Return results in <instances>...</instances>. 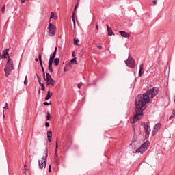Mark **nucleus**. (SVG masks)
Returning <instances> with one entry per match:
<instances>
[{
  "label": "nucleus",
  "mask_w": 175,
  "mask_h": 175,
  "mask_svg": "<svg viewBox=\"0 0 175 175\" xmlns=\"http://www.w3.org/2000/svg\"><path fill=\"white\" fill-rule=\"evenodd\" d=\"M76 14V10H74V12L72 15V18H75V15Z\"/></svg>",
  "instance_id": "34"
},
{
  "label": "nucleus",
  "mask_w": 175,
  "mask_h": 175,
  "mask_svg": "<svg viewBox=\"0 0 175 175\" xmlns=\"http://www.w3.org/2000/svg\"><path fill=\"white\" fill-rule=\"evenodd\" d=\"M38 82H39V84H40H40H42L41 81H38Z\"/></svg>",
  "instance_id": "48"
},
{
  "label": "nucleus",
  "mask_w": 175,
  "mask_h": 175,
  "mask_svg": "<svg viewBox=\"0 0 175 175\" xmlns=\"http://www.w3.org/2000/svg\"><path fill=\"white\" fill-rule=\"evenodd\" d=\"M43 77H44V80H46V74L44 72L43 73Z\"/></svg>",
  "instance_id": "42"
},
{
  "label": "nucleus",
  "mask_w": 175,
  "mask_h": 175,
  "mask_svg": "<svg viewBox=\"0 0 175 175\" xmlns=\"http://www.w3.org/2000/svg\"><path fill=\"white\" fill-rule=\"evenodd\" d=\"M144 128L146 134L150 135V131H151V129L150 128V126H148V123H144Z\"/></svg>",
  "instance_id": "10"
},
{
  "label": "nucleus",
  "mask_w": 175,
  "mask_h": 175,
  "mask_svg": "<svg viewBox=\"0 0 175 175\" xmlns=\"http://www.w3.org/2000/svg\"><path fill=\"white\" fill-rule=\"evenodd\" d=\"M51 96H53V93H51L50 91H48L47 95L45 97V100H49V99H50V98H51Z\"/></svg>",
  "instance_id": "19"
},
{
  "label": "nucleus",
  "mask_w": 175,
  "mask_h": 175,
  "mask_svg": "<svg viewBox=\"0 0 175 175\" xmlns=\"http://www.w3.org/2000/svg\"><path fill=\"white\" fill-rule=\"evenodd\" d=\"M79 7V2L77 3L75 7V9L74 10H76V9H77V8Z\"/></svg>",
  "instance_id": "37"
},
{
  "label": "nucleus",
  "mask_w": 175,
  "mask_h": 175,
  "mask_svg": "<svg viewBox=\"0 0 175 175\" xmlns=\"http://www.w3.org/2000/svg\"><path fill=\"white\" fill-rule=\"evenodd\" d=\"M64 72H66V69L65 68H64Z\"/></svg>",
  "instance_id": "50"
},
{
  "label": "nucleus",
  "mask_w": 175,
  "mask_h": 175,
  "mask_svg": "<svg viewBox=\"0 0 175 175\" xmlns=\"http://www.w3.org/2000/svg\"><path fill=\"white\" fill-rule=\"evenodd\" d=\"M161 126H162V124H161V123H158L154 126V129L152 131V136H155V135L158 133V132H159V129H161Z\"/></svg>",
  "instance_id": "8"
},
{
  "label": "nucleus",
  "mask_w": 175,
  "mask_h": 175,
  "mask_svg": "<svg viewBox=\"0 0 175 175\" xmlns=\"http://www.w3.org/2000/svg\"><path fill=\"white\" fill-rule=\"evenodd\" d=\"M55 55H57V47L55 48V51L53 55L51 56L50 59L54 60V59L55 58Z\"/></svg>",
  "instance_id": "20"
},
{
  "label": "nucleus",
  "mask_w": 175,
  "mask_h": 175,
  "mask_svg": "<svg viewBox=\"0 0 175 175\" xmlns=\"http://www.w3.org/2000/svg\"><path fill=\"white\" fill-rule=\"evenodd\" d=\"M150 146V142L148 141L144 142L142 144V145L135 151V152L140 154H143V152H145V151H147V148Z\"/></svg>",
  "instance_id": "5"
},
{
  "label": "nucleus",
  "mask_w": 175,
  "mask_h": 175,
  "mask_svg": "<svg viewBox=\"0 0 175 175\" xmlns=\"http://www.w3.org/2000/svg\"><path fill=\"white\" fill-rule=\"evenodd\" d=\"M51 118V115H50V112L46 113V120L50 121V119Z\"/></svg>",
  "instance_id": "23"
},
{
  "label": "nucleus",
  "mask_w": 175,
  "mask_h": 175,
  "mask_svg": "<svg viewBox=\"0 0 175 175\" xmlns=\"http://www.w3.org/2000/svg\"><path fill=\"white\" fill-rule=\"evenodd\" d=\"M8 51H9V49L3 51L1 58H6V57H9V53H8Z\"/></svg>",
  "instance_id": "17"
},
{
  "label": "nucleus",
  "mask_w": 175,
  "mask_h": 175,
  "mask_svg": "<svg viewBox=\"0 0 175 175\" xmlns=\"http://www.w3.org/2000/svg\"><path fill=\"white\" fill-rule=\"evenodd\" d=\"M1 58H2V55H1V53H0V59H1Z\"/></svg>",
  "instance_id": "49"
},
{
  "label": "nucleus",
  "mask_w": 175,
  "mask_h": 175,
  "mask_svg": "<svg viewBox=\"0 0 175 175\" xmlns=\"http://www.w3.org/2000/svg\"><path fill=\"white\" fill-rule=\"evenodd\" d=\"M119 33H120L121 36L123 38H129V33L126 31H119Z\"/></svg>",
  "instance_id": "13"
},
{
  "label": "nucleus",
  "mask_w": 175,
  "mask_h": 175,
  "mask_svg": "<svg viewBox=\"0 0 175 175\" xmlns=\"http://www.w3.org/2000/svg\"><path fill=\"white\" fill-rule=\"evenodd\" d=\"M72 57H76V53H75V51L72 52Z\"/></svg>",
  "instance_id": "41"
},
{
  "label": "nucleus",
  "mask_w": 175,
  "mask_h": 175,
  "mask_svg": "<svg viewBox=\"0 0 175 175\" xmlns=\"http://www.w3.org/2000/svg\"><path fill=\"white\" fill-rule=\"evenodd\" d=\"M3 109H5V110H8V109H9V107H8V103H5V106L3 107Z\"/></svg>",
  "instance_id": "36"
},
{
  "label": "nucleus",
  "mask_w": 175,
  "mask_h": 175,
  "mask_svg": "<svg viewBox=\"0 0 175 175\" xmlns=\"http://www.w3.org/2000/svg\"><path fill=\"white\" fill-rule=\"evenodd\" d=\"M77 58L76 57H74L73 59H72L70 61V64H76L77 62Z\"/></svg>",
  "instance_id": "24"
},
{
  "label": "nucleus",
  "mask_w": 175,
  "mask_h": 175,
  "mask_svg": "<svg viewBox=\"0 0 175 175\" xmlns=\"http://www.w3.org/2000/svg\"><path fill=\"white\" fill-rule=\"evenodd\" d=\"M72 20L73 21L74 28H76V21L75 20V18H72Z\"/></svg>",
  "instance_id": "29"
},
{
  "label": "nucleus",
  "mask_w": 175,
  "mask_h": 175,
  "mask_svg": "<svg viewBox=\"0 0 175 175\" xmlns=\"http://www.w3.org/2000/svg\"><path fill=\"white\" fill-rule=\"evenodd\" d=\"M38 59H39V62H40V65L41 66V68H42V71L43 72H44V68L43 67V63L42 62V54H39V56H38Z\"/></svg>",
  "instance_id": "12"
},
{
  "label": "nucleus",
  "mask_w": 175,
  "mask_h": 175,
  "mask_svg": "<svg viewBox=\"0 0 175 175\" xmlns=\"http://www.w3.org/2000/svg\"><path fill=\"white\" fill-rule=\"evenodd\" d=\"M13 69H14V67L13 66V60L8 59L6 67L4 69V72L6 77H8L9 75H10V72H12Z\"/></svg>",
  "instance_id": "2"
},
{
  "label": "nucleus",
  "mask_w": 175,
  "mask_h": 175,
  "mask_svg": "<svg viewBox=\"0 0 175 175\" xmlns=\"http://www.w3.org/2000/svg\"><path fill=\"white\" fill-rule=\"evenodd\" d=\"M38 94H40V90H38Z\"/></svg>",
  "instance_id": "51"
},
{
  "label": "nucleus",
  "mask_w": 175,
  "mask_h": 175,
  "mask_svg": "<svg viewBox=\"0 0 175 175\" xmlns=\"http://www.w3.org/2000/svg\"><path fill=\"white\" fill-rule=\"evenodd\" d=\"M107 31H108V35L109 36H111V35H114V33L113 32V30L111 28L109 27V25H107Z\"/></svg>",
  "instance_id": "18"
},
{
  "label": "nucleus",
  "mask_w": 175,
  "mask_h": 175,
  "mask_svg": "<svg viewBox=\"0 0 175 175\" xmlns=\"http://www.w3.org/2000/svg\"><path fill=\"white\" fill-rule=\"evenodd\" d=\"M24 167H25V170H27V165H26L24 166Z\"/></svg>",
  "instance_id": "46"
},
{
  "label": "nucleus",
  "mask_w": 175,
  "mask_h": 175,
  "mask_svg": "<svg viewBox=\"0 0 175 175\" xmlns=\"http://www.w3.org/2000/svg\"><path fill=\"white\" fill-rule=\"evenodd\" d=\"M125 64L129 68H135V59H133L131 55H129L128 59L125 61Z\"/></svg>",
  "instance_id": "7"
},
{
  "label": "nucleus",
  "mask_w": 175,
  "mask_h": 175,
  "mask_svg": "<svg viewBox=\"0 0 175 175\" xmlns=\"http://www.w3.org/2000/svg\"><path fill=\"white\" fill-rule=\"evenodd\" d=\"M3 118H5V114H3Z\"/></svg>",
  "instance_id": "53"
},
{
  "label": "nucleus",
  "mask_w": 175,
  "mask_h": 175,
  "mask_svg": "<svg viewBox=\"0 0 175 175\" xmlns=\"http://www.w3.org/2000/svg\"><path fill=\"white\" fill-rule=\"evenodd\" d=\"M97 48L101 49H102V46H97Z\"/></svg>",
  "instance_id": "45"
},
{
  "label": "nucleus",
  "mask_w": 175,
  "mask_h": 175,
  "mask_svg": "<svg viewBox=\"0 0 175 175\" xmlns=\"http://www.w3.org/2000/svg\"><path fill=\"white\" fill-rule=\"evenodd\" d=\"M175 117V109L172 111V114L170 116V120H173Z\"/></svg>",
  "instance_id": "22"
},
{
  "label": "nucleus",
  "mask_w": 175,
  "mask_h": 175,
  "mask_svg": "<svg viewBox=\"0 0 175 175\" xmlns=\"http://www.w3.org/2000/svg\"><path fill=\"white\" fill-rule=\"evenodd\" d=\"M140 116L142 115H138L136 116V113H135V115L134 116V118L131 120V124H135L137 121V120H139V117H140Z\"/></svg>",
  "instance_id": "15"
},
{
  "label": "nucleus",
  "mask_w": 175,
  "mask_h": 175,
  "mask_svg": "<svg viewBox=\"0 0 175 175\" xmlns=\"http://www.w3.org/2000/svg\"><path fill=\"white\" fill-rule=\"evenodd\" d=\"M44 105L45 106H49V105H51V103L44 102Z\"/></svg>",
  "instance_id": "33"
},
{
  "label": "nucleus",
  "mask_w": 175,
  "mask_h": 175,
  "mask_svg": "<svg viewBox=\"0 0 175 175\" xmlns=\"http://www.w3.org/2000/svg\"><path fill=\"white\" fill-rule=\"evenodd\" d=\"M55 161L58 163V139L56 141V146L55 149Z\"/></svg>",
  "instance_id": "9"
},
{
  "label": "nucleus",
  "mask_w": 175,
  "mask_h": 175,
  "mask_svg": "<svg viewBox=\"0 0 175 175\" xmlns=\"http://www.w3.org/2000/svg\"><path fill=\"white\" fill-rule=\"evenodd\" d=\"M35 61L38 62L39 59H38V58H36V59H35Z\"/></svg>",
  "instance_id": "47"
},
{
  "label": "nucleus",
  "mask_w": 175,
  "mask_h": 175,
  "mask_svg": "<svg viewBox=\"0 0 175 175\" xmlns=\"http://www.w3.org/2000/svg\"><path fill=\"white\" fill-rule=\"evenodd\" d=\"M47 157L48 154L46 152L45 155L42 157V158L38 161V167L39 169H46V165L47 163Z\"/></svg>",
  "instance_id": "4"
},
{
  "label": "nucleus",
  "mask_w": 175,
  "mask_h": 175,
  "mask_svg": "<svg viewBox=\"0 0 175 175\" xmlns=\"http://www.w3.org/2000/svg\"><path fill=\"white\" fill-rule=\"evenodd\" d=\"M5 10H6V5H4L1 8V13H3V14H5Z\"/></svg>",
  "instance_id": "25"
},
{
  "label": "nucleus",
  "mask_w": 175,
  "mask_h": 175,
  "mask_svg": "<svg viewBox=\"0 0 175 175\" xmlns=\"http://www.w3.org/2000/svg\"><path fill=\"white\" fill-rule=\"evenodd\" d=\"M143 73H144V71H143V70L139 69V77H142Z\"/></svg>",
  "instance_id": "27"
},
{
  "label": "nucleus",
  "mask_w": 175,
  "mask_h": 175,
  "mask_svg": "<svg viewBox=\"0 0 175 175\" xmlns=\"http://www.w3.org/2000/svg\"><path fill=\"white\" fill-rule=\"evenodd\" d=\"M81 85H83V83H79L78 85H77V88H79V90H80V88H81Z\"/></svg>",
  "instance_id": "31"
},
{
  "label": "nucleus",
  "mask_w": 175,
  "mask_h": 175,
  "mask_svg": "<svg viewBox=\"0 0 175 175\" xmlns=\"http://www.w3.org/2000/svg\"><path fill=\"white\" fill-rule=\"evenodd\" d=\"M45 126H46V128H49V126H50V123H49V122H46V123H45Z\"/></svg>",
  "instance_id": "35"
},
{
  "label": "nucleus",
  "mask_w": 175,
  "mask_h": 175,
  "mask_svg": "<svg viewBox=\"0 0 175 175\" xmlns=\"http://www.w3.org/2000/svg\"><path fill=\"white\" fill-rule=\"evenodd\" d=\"M40 86L42 87V88H41L42 91H44V90H45L44 84L40 83Z\"/></svg>",
  "instance_id": "30"
},
{
  "label": "nucleus",
  "mask_w": 175,
  "mask_h": 175,
  "mask_svg": "<svg viewBox=\"0 0 175 175\" xmlns=\"http://www.w3.org/2000/svg\"><path fill=\"white\" fill-rule=\"evenodd\" d=\"M158 94V90L155 88H152L148 90L143 95L139 94L135 98V111L136 116H143V111L146 110V105L157 96Z\"/></svg>",
  "instance_id": "1"
},
{
  "label": "nucleus",
  "mask_w": 175,
  "mask_h": 175,
  "mask_svg": "<svg viewBox=\"0 0 175 175\" xmlns=\"http://www.w3.org/2000/svg\"><path fill=\"white\" fill-rule=\"evenodd\" d=\"M28 84V79H27V76H25V81H24V85H27Z\"/></svg>",
  "instance_id": "28"
},
{
  "label": "nucleus",
  "mask_w": 175,
  "mask_h": 175,
  "mask_svg": "<svg viewBox=\"0 0 175 175\" xmlns=\"http://www.w3.org/2000/svg\"><path fill=\"white\" fill-rule=\"evenodd\" d=\"M143 68H144V64H142L139 66V69H141V70H143Z\"/></svg>",
  "instance_id": "32"
},
{
  "label": "nucleus",
  "mask_w": 175,
  "mask_h": 175,
  "mask_svg": "<svg viewBox=\"0 0 175 175\" xmlns=\"http://www.w3.org/2000/svg\"><path fill=\"white\" fill-rule=\"evenodd\" d=\"M50 172H51V165L49 166V173H50Z\"/></svg>",
  "instance_id": "40"
},
{
  "label": "nucleus",
  "mask_w": 175,
  "mask_h": 175,
  "mask_svg": "<svg viewBox=\"0 0 175 175\" xmlns=\"http://www.w3.org/2000/svg\"><path fill=\"white\" fill-rule=\"evenodd\" d=\"M157 0L153 1V6H154V5H157Z\"/></svg>",
  "instance_id": "38"
},
{
  "label": "nucleus",
  "mask_w": 175,
  "mask_h": 175,
  "mask_svg": "<svg viewBox=\"0 0 175 175\" xmlns=\"http://www.w3.org/2000/svg\"><path fill=\"white\" fill-rule=\"evenodd\" d=\"M53 62H54L55 66H58V65H59V58H55L53 60Z\"/></svg>",
  "instance_id": "21"
},
{
  "label": "nucleus",
  "mask_w": 175,
  "mask_h": 175,
  "mask_svg": "<svg viewBox=\"0 0 175 175\" xmlns=\"http://www.w3.org/2000/svg\"><path fill=\"white\" fill-rule=\"evenodd\" d=\"M57 18L58 16H57V14L54 13L53 12H51L50 20H57Z\"/></svg>",
  "instance_id": "16"
},
{
  "label": "nucleus",
  "mask_w": 175,
  "mask_h": 175,
  "mask_svg": "<svg viewBox=\"0 0 175 175\" xmlns=\"http://www.w3.org/2000/svg\"><path fill=\"white\" fill-rule=\"evenodd\" d=\"M48 29V35L49 36H54L55 35V31L57 27L53 23H51V21L49 20V25L47 27Z\"/></svg>",
  "instance_id": "3"
},
{
  "label": "nucleus",
  "mask_w": 175,
  "mask_h": 175,
  "mask_svg": "<svg viewBox=\"0 0 175 175\" xmlns=\"http://www.w3.org/2000/svg\"><path fill=\"white\" fill-rule=\"evenodd\" d=\"M77 2H78V5H79V2H80V0H77Z\"/></svg>",
  "instance_id": "52"
},
{
  "label": "nucleus",
  "mask_w": 175,
  "mask_h": 175,
  "mask_svg": "<svg viewBox=\"0 0 175 175\" xmlns=\"http://www.w3.org/2000/svg\"><path fill=\"white\" fill-rule=\"evenodd\" d=\"M37 79H38V81H41L40 77H39V75H37Z\"/></svg>",
  "instance_id": "39"
},
{
  "label": "nucleus",
  "mask_w": 175,
  "mask_h": 175,
  "mask_svg": "<svg viewBox=\"0 0 175 175\" xmlns=\"http://www.w3.org/2000/svg\"><path fill=\"white\" fill-rule=\"evenodd\" d=\"M96 28L97 31L99 30V27H98V24L96 25Z\"/></svg>",
  "instance_id": "43"
},
{
  "label": "nucleus",
  "mask_w": 175,
  "mask_h": 175,
  "mask_svg": "<svg viewBox=\"0 0 175 175\" xmlns=\"http://www.w3.org/2000/svg\"><path fill=\"white\" fill-rule=\"evenodd\" d=\"M80 42V40H79V39H74V44L75 45V46H79V44H77V43H79Z\"/></svg>",
  "instance_id": "26"
},
{
  "label": "nucleus",
  "mask_w": 175,
  "mask_h": 175,
  "mask_svg": "<svg viewBox=\"0 0 175 175\" xmlns=\"http://www.w3.org/2000/svg\"><path fill=\"white\" fill-rule=\"evenodd\" d=\"M53 62H54V60H53L52 59H49L48 69L50 73H53Z\"/></svg>",
  "instance_id": "11"
},
{
  "label": "nucleus",
  "mask_w": 175,
  "mask_h": 175,
  "mask_svg": "<svg viewBox=\"0 0 175 175\" xmlns=\"http://www.w3.org/2000/svg\"><path fill=\"white\" fill-rule=\"evenodd\" d=\"M21 3H25V0H21Z\"/></svg>",
  "instance_id": "44"
},
{
  "label": "nucleus",
  "mask_w": 175,
  "mask_h": 175,
  "mask_svg": "<svg viewBox=\"0 0 175 175\" xmlns=\"http://www.w3.org/2000/svg\"><path fill=\"white\" fill-rule=\"evenodd\" d=\"M46 81V85H52V87L55 86V81L51 77V75L49 73H46V79L45 80Z\"/></svg>",
  "instance_id": "6"
},
{
  "label": "nucleus",
  "mask_w": 175,
  "mask_h": 175,
  "mask_svg": "<svg viewBox=\"0 0 175 175\" xmlns=\"http://www.w3.org/2000/svg\"><path fill=\"white\" fill-rule=\"evenodd\" d=\"M53 137V132L51 131H48L47 132V139H48V142L49 143H51V139Z\"/></svg>",
  "instance_id": "14"
}]
</instances>
